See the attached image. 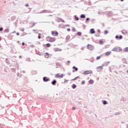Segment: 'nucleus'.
<instances>
[{
	"label": "nucleus",
	"instance_id": "1",
	"mask_svg": "<svg viewBox=\"0 0 128 128\" xmlns=\"http://www.w3.org/2000/svg\"><path fill=\"white\" fill-rule=\"evenodd\" d=\"M46 40L50 42H56V38H52L48 36L46 37Z\"/></svg>",
	"mask_w": 128,
	"mask_h": 128
},
{
	"label": "nucleus",
	"instance_id": "2",
	"mask_svg": "<svg viewBox=\"0 0 128 128\" xmlns=\"http://www.w3.org/2000/svg\"><path fill=\"white\" fill-rule=\"evenodd\" d=\"M122 49L120 47H114L112 50V52H122Z\"/></svg>",
	"mask_w": 128,
	"mask_h": 128
},
{
	"label": "nucleus",
	"instance_id": "3",
	"mask_svg": "<svg viewBox=\"0 0 128 128\" xmlns=\"http://www.w3.org/2000/svg\"><path fill=\"white\" fill-rule=\"evenodd\" d=\"M84 74H92V71L91 70H86L84 72Z\"/></svg>",
	"mask_w": 128,
	"mask_h": 128
},
{
	"label": "nucleus",
	"instance_id": "4",
	"mask_svg": "<svg viewBox=\"0 0 128 128\" xmlns=\"http://www.w3.org/2000/svg\"><path fill=\"white\" fill-rule=\"evenodd\" d=\"M55 78H64V74L58 73L55 75Z\"/></svg>",
	"mask_w": 128,
	"mask_h": 128
},
{
	"label": "nucleus",
	"instance_id": "5",
	"mask_svg": "<svg viewBox=\"0 0 128 128\" xmlns=\"http://www.w3.org/2000/svg\"><path fill=\"white\" fill-rule=\"evenodd\" d=\"M52 34L54 36H58V32L56 31H52Z\"/></svg>",
	"mask_w": 128,
	"mask_h": 128
},
{
	"label": "nucleus",
	"instance_id": "6",
	"mask_svg": "<svg viewBox=\"0 0 128 128\" xmlns=\"http://www.w3.org/2000/svg\"><path fill=\"white\" fill-rule=\"evenodd\" d=\"M102 66H99L97 67V70H98V72H100V70H102L104 68H102Z\"/></svg>",
	"mask_w": 128,
	"mask_h": 128
},
{
	"label": "nucleus",
	"instance_id": "7",
	"mask_svg": "<svg viewBox=\"0 0 128 128\" xmlns=\"http://www.w3.org/2000/svg\"><path fill=\"white\" fill-rule=\"evenodd\" d=\"M87 48L88 50H92V46L91 44H88L87 46Z\"/></svg>",
	"mask_w": 128,
	"mask_h": 128
},
{
	"label": "nucleus",
	"instance_id": "8",
	"mask_svg": "<svg viewBox=\"0 0 128 128\" xmlns=\"http://www.w3.org/2000/svg\"><path fill=\"white\" fill-rule=\"evenodd\" d=\"M112 54V52L109 51L105 52L104 55L106 56H110Z\"/></svg>",
	"mask_w": 128,
	"mask_h": 128
},
{
	"label": "nucleus",
	"instance_id": "9",
	"mask_svg": "<svg viewBox=\"0 0 128 128\" xmlns=\"http://www.w3.org/2000/svg\"><path fill=\"white\" fill-rule=\"evenodd\" d=\"M44 56L46 58H50V54H48V52H46L45 53Z\"/></svg>",
	"mask_w": 128,
	"mask_h": 128
},
{
	"label": "nucleus",
	"instance_id": "10",
	"mask_svg": "<svg viewBox=\"0 0 128 128\" xmlns=\"http://www.w3.org/2000/svg\"><path fill=\"white\" fill-rule=\"evenodd\" d=\"M38 74V72H36V70H32V74L33 75V76H34V74Z\"/></svg>",
	"mask_w": 128,
	"mask_h": 128
},
{
	"label": "nucleus",
	"instance_id": "11",
	"mask_svg": "<svg viewBox=\"0 0 128 128\" xmlns=\"http://www.w3.org/2000/svg\"><path fill=\"white\" fill-rule=\"evenodd\" d=\"M90 34H92L96 33V32L94 31V30L93 29V28L90 29Z\"/></svg>",
	"mask_w": 128,
	"mask_h": 128
},
{
	"label": "nucleus",
	"instance_id": "12",
	"mask_svg": "<svg viewBox=\"0 0 128 128\" xmlns=\"http://www.w3.org/2000/svg\"><path fill=\"white\" fill-rule=\"evenodd\" d=\"M116 38H119V40H122V36H116Z\"/></svg>",
	"mask_w": 128,
	"mask_h": 128
},
{
	"label": "nucleus",
	"instance_id": "13",
	"mask_svg": "<svg viewBox=\"0 0 128 128\" xmlns=\"http://www.w3.org/2000/svg\"><path fill=\"white\" fill-rule=\"evenodd\" d=\"M54 52H62V49L56 48L54 49Z\"/></svg>",
	"mask_w": 128,
	"mask_h": 128
},
{
	"label": "nucleus",
	"instance_id": "14",
	"mask_svg": "<svg viewBox=\"0 0 128 128\" xmlns=\"http://www.w3.org/2000/svg\"><path fill=\"white\" fill-rule=\"evenodd\" d=\"M80 18H86V15L82 14L80 16Z\"/></svg>",
	"mask_w": 128,
	"mask_h": 128
},
{
	"label": "nucleus",
	"instance_id": "15",
	"mask_svg": "<svg viewBox=\"0 0 128 128\" xmlns=\"http://www.w3.org/2000/svg\"><path fill=\"white\" fill-rule=\"evenodd\" d=\"M66 40H70V36H67L66 37Z\"/></svg>",
	"mask_w": 128,
	"mask_h": 128
},
{
	"label": "nucleus",
	"instance_id": "16",
	"mask_svg": "<svg viewBox=\"0 0 128 128\" xmlns=\"http://www.w3.org/2000/svg\"><path fill=\"white\" fill-rule=\"evenodd\" d=\"M72 68H73V70H75L76 72H78V68H76L75 66H74L72 67Z\"/></svg>",
	"mask_w": 128,
	"mask_h": 128
},
{
	"label": "nucleus",
	"instance_id": "17",
	"mask_svg": "<svg viewBox=\"0 0 128 128\" xmlns=\"http://www.w3.org/2000/svg\"><path fill=\"white\" fill-rule=\"evenodd\" d=\"M99 42H100V44H104V40H99Z\"/></svg>",
	"mask_w": 128,
	"mask_h": 128
},
{
	"label": "nucleus",
	"instance_id": "18",
	"mask_svg": "<svg viewBox=\"0 0 128 128\" xmlns=\"http://www.w3.org/2000/svg\"><path fill=\"white\" fill-rule=\"evenodd\" d=\"M124 52H128V47L126 48H125L124 49Z\"/></svg>",
	"mask_w": 128,
	"mask_h": 128
},
{
	"label": "nucleus",
	"instance_id": "19",
	"mask_svg": "<svg viewBox=\"0 0 128 128\" xmlns=\"http://www.w3.org/2000/svg\"><path fill=\"white\" fill-rule=\"evenodd\" d=\"M43 80H49V79L46 78V77H44Z\"/></svg>",
	"mask_w": 128,
	"mask_h": 128
},
{
	"label": "nucleus",
	"instance_id": "20",
	"mask_svg": "<svg viewBox=\"0 0 128 128\" xmlns=\"http://www.w3.org/2000/svg\"><path fill=\"white\" fill-rule=\"evenodd\" d=\"M46 48H50V44H46Z\"/></svg>",
	"mask_w": 128,
	"mask_h": 128
},
{
	"label": "nucleus",
	"instance_id": "21",
	"mask_svg": "<svg viewBox=\"0 0 128 128\" xmlns=\"http://www.w3.org/2000/svg\"><path fill=\"white\" fill-rule=\"evenodd\" d=\"M77 35H78V36H82V32H78L77 33Z\"/></svg>",
	"mask_w": 128,
	"mask_h": 128
},
{
	"label": "nucleus",
	"instance_id": "22",
	"mask_svg": "<svg viewBox=\"0 0 128 128\" xmlns=\"http://www.w3.org/2000/svg\"><path fill=\"white\" fill-rule=\"evenodd\" d=\"M56 80H54V81L52 82V84H56Z\"/></svg>",
	"mask_w": 128,
	"mask_h": 128
},
{
	"label": "nucleus",
	"instance_id": "23",
	"mask_svg": "<svg viewBox=\"0 0 128 128\" xmlns=\"http://www.w3.org/2000/svg\"><path fill=\"white\" fill-rule=\"evenodd\" d=\"M80 76H77L74 78V80H80Z\"/></svg>",
	"mask_w": 128,
	"mask_h": 128
},
{
	"label": "nucleus",
	"instance_id": "24",
	"mask_svg": "<svg viewBox=\"0 0 128 128\" xmlns=\"http://www.w3.org/2000/svg\"><path fill=\"white\" fill-rule=\"evenodd\" d=\"M72 88H76V84H73V85L72 86Z\"/></svg>",
	"mask_w": 128,
	"mask_h": 128
},
{
	"label": "nucleus",
	"instance_id": "25",
	"mask_svg": "<svg viewBox=\"0 0 128 128\" xmlns=\"http://www.w3.org/2000/svg\"><path fill=\"white\" fill-rule=\"evenodd\" d=\"M108 30H106L104 32L105 34H108Z\"/></svg>",
	"mask_w": 128,
	"mask_h": 128
},
{
	"label": "nucleus",
	"instance_id": "26",
	"mask_svg": "<svg viewBox=\"0 0 128 128\" xmlns=\"http://www.w3.org/2000/svg\"><path fill=\"white\" fill-rule=\"evenodd\" d=\"M100 56H98L96 58V60H100Z\"/></svg>",
	"mask_w": 128,
	"mask_h": 128
},
{
	"label": "nucleus",
	"instance_id": "27",
	"mask_svg": "<svg viewBox=\"0 0 128 128\" xmlns=\"http://www.w3.org/2000/svg\"><path fill=\"white\" fill-rule=\"evenodd\" d=\"M93 83H94V81H92V80L89 81V84H93Z\"/></svg>",
	"mask_w": 128,
	"mask_h": 128
},
{
	"label": "nucleus",
	"instance_id": "28",
	"mask_svg": "<svg viewBox=\"0 0 128 128\" xmlns=\"http://www.w3.org/2000/svg\"><path fill=\"white\" fill-rule=\"evenodd\" d=\"M103 104H106L108 103L106 102V101H104Z\"/></svg>",
	"mask_w": 128,
	"mask_h": 128
},
{
	"label": "nucleus",
	"instance_id": "29",
	"mask_svg": "<svg viewBox=\"0 0 128 128\" xmlns=\"http://www.w3.org/2000/svg\"><path fill=\"white\" fill-rule=\"evenodd\" d=\"M40 34H38V38H40Z\"/></svg>",
	"mask_w": 128,
	"mask_h": 128
},
{
	"label": "nucleus",
	"instance_id": "30",
	"mask_svg": "<svg viewBox=\"0 0 128 128\" xmlns=\"http://www.w3.org/2000/svg\"><path fill=\"white\" fill-rule=\"evenodd\" d=\"M4 30V28H0V32H2Z\"/></svg>",
	"mask_w": 128,
	"mask_h": 128
},
{
	"label": "nucleus",
	"instance_id": "31",
	"mask_svg": "<svg viewBox=\"0 0 128 128\" xmlns=\"http://www.w3.org/2000/svg\"><path fill=\"white\" fill-rule=\"evenodd\" d=\"M67 31L70 32V28H67Z\"/></svg>",
	"mask_w": 128,
	"mask_h": 128
},
{
	"label": "nucleus",
	"instance_id": "32",
	"mask_svg": "<svg viewBox=\"0 0 128 128\" xmlns=\"http://www.w3.org/2000/svg\"><path fill=\"white\" fill-rule=\"evenodd\" d=\"M6 32H8V30L6 29L4 30Z\"/></svg>",
	"mask_w": 128,
	"mask_h": 128
},
{
	"label": "nucleus",
	"instance_id": "33",
	"mask_svg": "<svg viewBox=\"0 0 128 128\" xmlns=\"http://www.w3.org/2000/svg\"><path fill=\"white\" fill-rule=\"evenodd\" d=\"M88 20H90V18H86V22H88Z\"/></svg>",
	"mask_w": 128,
	"mask_h": 128
},
{
	"label": "nucleus",
	"instance_id": "34",
	"mask_svg": "<svg viewBox=\"0 0 128 128\" xmlns=\"http://www.w3.org/2000/svg\"><path fill=\"white\" fill-rule=\"evenodd\" d=\"M72 110H76V108L73 107V108H72Z\"/></svg>",
	"mask_w": 128,
	"mask_h": 128
},
{
	"label": "nucleus",
	"instance_id": "35",
	"mask_svg": "<svg viewBox=\"0 0 128 128\" xmlns=\"http://www.w3.org/2000/svg\"><path fill=\"white\" fill-rule=\"evenodd\" d=\"M76 18V20H79L78 18Z\"/></svg>",
	"mask_w": 128,
	"mask_h": 128
},
{
	"label": "nucleus",
	"instance_id": "36",
	"mask_svg": "<svg viewBox=\"0 0 128 128\" xmlns=\"http://www.w3.org/2000/svg\"><path fill=\"white\" fill-rule=\"evenodd\" d=\"M16 35H17V36H20V33L17 32V33H16Z\"/></svg>",
	"mask_w": 128,
	"mask_h": 128
},
{
	"label": "nucleus",
	"instance_id": "37",
	"mask_svg": "<svg viewBox=\"0 0 128 128\" xmlns=\"http://www.w3.org/2000/svg\"><path fill=\"white\" fill-rule=\"evenodd\" d=\"M86 82H82V84H84V83H85Z\"/></svg>",
	"mask_w": 128,
	"mask_h": 128
},
{
	"label": "nucleus",
	"instance_id": "38",
	"mask_svg": "<svg viewBox=\"0 0 128 128\" xmlns=\"http://www.w3.org/2000/svg\"><path fill=\"white\" fill-rule=\"evenodd\" d=\"M26 6H28V4H26Z\"/></svg>",
	"mask_w": 128,
	"mask_h": 128
},
{
	"label": "nucleus",
	"instance_id": "39",
	"mask_svg": "<svg viewBox=\"0 0 128 128\" xmlns=\"http://www.w3.org/2000/svg\"><path fill=\"white\" fill-rule=\"evenodd\" d=\"M22 32H24V29L22 28Z\"/></svg>",
	"mask_w": 128,
	"mask_h": 128
},
{
	"label": "nucleus",
	"instance_id": "40",
	"mask_svg": "<svg viewBox=\"0 0 128 128\" xmlns=\"http://www.w3.org/2000/svg\"><path fill=\"white\" fill-rule=\"evenodd\" d=\"M98 32H100V30H98Z\"/></svg>",
	"mask_w": 128,
	"mask_h": 128
},
{
	"label": "nucleus",
	"instance_id": "41",
	"mask_svg": "<svg viewBox=\"0 0 128 128\" xmlns=\"http://www.w3.org/2000/svg\"><path fill=\"white\" fill-rule=\"evenodd\" d=\"M22 45L24 46V42H22Z\"/></svg>",
	"mask_w": 128,
	"mask_h": 128
},
{
	"label": "nucleus",
	"instance_id": "42",
	"mask_svg": "<svg viewBox=\"0 0 128 128\" xmlns=\"http://www.w3.org/2000/svg\"><path fill=\"white\" fill-rule=\"evenodd\" d=\"M2 40V38L0 36V41Z\"/></svg>",
	"mask_w": 128,
	"mask_h": 128
},
{
	"label": "nucleus",
	"instance_id": "43",
	"mask_svg": "<svg viewBox=\"0 0 128 128\" xmlns=\"http://www.w3.org/2000/svg\"><path fill=\"white\" fill-rule=\"evenodd\" d=\"M120 2H124V0H120Z\"/></svg>",
	"mask_w": 128,
	"mask_h": 128
},
{
	"label": "nucleus",
	"instance_id": "44",
	"mask_svg": "<svg viewBox=\"0 0 128 128\" xmlns=\"http://www.w3.org/2000/svg\"><path fill=\"white\" fill-rule=\"evenodd\" d=\"M73 72H74V70H73Z\"/></svg>",
	"mask_w": 128,
	"mask_h": 128
},
{
	"label": "nucleus",
	"instance_id": "45",
	"mask_svg": "<svg viewBox=\"0 0 128 128\" xmlns=\"http://www.w3.org/2000/svg\"><path fill=\"white\" fill-rule=\"evenodd\" d=\"M22 56H20V58H21Z\"/></svg>",
	"mask_w": 128,
	"mask_h": 128
},
{
	"label": "nucleus",
	"instance_id": "46",
	"mask_svg": "<svg viewBox=\"0 0 128 128\" xmlns=\"http://www.w3.org/2000/svg\"><path fill=\"white\" fill-rule=\"evenodd\" d=\"M44 82H48L47 80H45Z\"/></svg>",
	"mask_w": 128,
	"mask_h": 128
},
{
	"label": "nucleus",
	"instance_id": "47",
	"mask_svg": "<svg viewBox=\"0 0 128 128\" xmlns=\"http://www.w3.org/2000/svg\"><path fill=\"white\" fill-rule=\"evenodd\" d=\"M92 62H94V61H92Z\"/></svg>",
	"mask_w": 128,
	"mask_h": 128
}]
</instances>
